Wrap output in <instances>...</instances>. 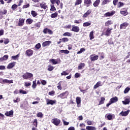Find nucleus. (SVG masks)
I'll use <instances>...</instances> for the list:
<instances>
[{
	"label": "nucleus",
	"instance_id": "f257e3e1",
	"mask_svg": "<svg viewBox=\"0 0 130 130\" xmlns=\"http://www.w3.org/2000/svg\"><path fill=\"white\" fill-rule=\"evenodd\" d=\"M22 78L24 80H28V79H31V78H33V74L26 72L23 75H22Z\"/></svg>",
	"mask_w": 130,
	"mask_h": 130
},
{
	"label": "nucleus",
	"instance_id": "f03ea898",
	"mask_svg": "<svg viewBox=\"0 0 130 130\" xmlns=\"http://www.w3.org/2000/svg\"><path fill=\"white\" fill-rule=\"evenodd\" d=\"M51 122L52 123H53V124L56 125V126H58V125H59V124H60V120H59V119L54 118L51 120Z\"/></svg>",
	"mask_w": 130,
	"mask_h": 130
},
{
	"label": "nucleus",
	"instance_id": "774afa93",
	"mask_svg": "<svg viewBox=\"0 0 130 130\" xmlns=\"http://www.w3.org/2000/svg\"><path fill=\"white\" fill-rule=\"evenodd\" d=\"M29 7H30V4H28L27 5H24L23 6L22 8L23 9H27V8H29Z\"/></svg>",
	"mask_w": 130,
	"mask_h": 130
},
{
	"label": "nucleus",
	"instance_id": "a878e982",
	"mask_svg": "<svg viewBox=\"0 0 130 130\" xmlns=\"http://www.w3.org/2000/svg\"><path fill=\"white\" fill-rule=\"evenodd\" d=\"M9 59V55H5L3 57L0 58V61H4V60H7Z\"/></svg>",
	"mask_w": 130,
	"mask_h": 130
},
{
	"label": "nucleus",
	"instance_id": "338daca9",
	"mask_svg": "<svg viewBox=\"0 0 130 130\" xmlns=\"http://www.w3.org/2000/svg\"><path fill=\"white\" fill-rule=\"evenodd\" d=\"M80 77H81V74L78 73H76L75 74V78H80Z\"/></svg>",
	"mask_w": 130,
	"mask_h": 130
},
{
	"label": "nucleus",
	"instance_id": "4be33fe9",
	"mask_svg": "<svg viewBox=\"0 0 130 130\" xmlns=\"http://www.w3.org/2000/svg\"><path fill=\"white\" fill-rule=\"evenodd\" d=\"M102 84H101V81H98L95 85L93 86V89L95 90L97 89V88H99V87H101Z\"/></svg>",
	"mask_w": 130,
	"mask_h": 130
},
{
	"label": "nucleus",
	"instance_id": "7ed1b4c3",
	"mask_svg": "<svg viewBox=\"0 0 130 130\" xmlns=\"http://www.w3.org/2000/svg\"><path fill=\"white\" fill-rule=\"evenodd\" d=\"M69 95V91H65L59 95H58L59 98H61V99H66V98H68V96Z\"/></svg>",
	"mask_w": 130,
	"mask_h": 130
},
{
	"label": "nucleus",
	"instance_id": "79ce46f5",
	"mask_svg": "<svg viewBox=\"0 0 130 130\" xmlns=\"http://www.w3.org/2000/svg\"><path fill=\"white\" fill-rule=\"evenodd\" d=\"M82 4V0H76L75 3V6H79V5H81Z\"/></svg>",
	"mask_w": 130,
	"mask_h": 130
},
{
	"label": "nucleus",
	"instance_id": "0e129e2a",
	"mask_svg": "<svg viewBox=\"0 0 130 130\" xmlns=\"http://www.w3.org/2000/svg\"><path fill=\"white\" fill-rule=\"evenodd\" d=\"M19 93H20V94H27V91L20 89L19 90Z\"/></svg>",
	"mask_w": 130,
	"mask_h": 130
},
{
	"label": "nucleus",
	"instance_id": "f8f14e48",
	"mask_svg": "<svg viewBox=\"0 0 130 130\" xmlns=\"http://www.w3.org/2000/svg\"><path fill=\"white\" fill-rule=\"evenodd\" d=\"M122 10L120 11V14L123 15V16H127L128 14L127 12V10H126L125 8L122 9Z\"/></svg>",
	"mask_w": 130,
	"mask_h": 130
},
{
	"label": "nucleus",
	"instance_id": "603ef678",
	"mask_svg": "<svg viewBox=\"0 0 130 130\" xmlns=\"http://www.w3.org/2000/svg\"><path fill=\"white\" fill-rule=\"evenodd\" d=\"M38 123L37 119H35L33 122V125L35 126V127H37Z\"/></svg>",
	"mask_w": 130,
	"mask_h": 130
},
{
	"label": "nucleus",
	"instance_id": "49530a36",
	"mask_svg": "<svg viewBox=\"0 0 130 130\" xmlns=\"http://www.w3.org/2000/svg\"><path fill=\"white\" fill-rule=\"evenodd\" d=\"M18 8V5L17 4H14L12 6L11 9L13 11H15L16 9Z\"/></svg>",
	"mask_w": 130,
	"mask_h": 130
},
{
	"label": "nucleus",
	"instance_id": "72a5a7b5",
	"mask_svg": "<svg viewBox=\"0 0 130 130\" xmlns=\"http://www.w3.org/2000/svg\"><path fill=\"white\" fill-rule=\"evenodd\" d=\"M0 12L2 13L3 16H6L8 14V10L6 9H4L3 10L0 11Z\"/></svg>",
	"mask_w": 130,
	"mask_h": 130
},
{
	"label": "nucleus",
	"instance_id": "6e6d98bb",
	"mask_svg": "<svg viewBox=\"0 0 130 130\" xmlns=\"http://www.w3.org/2000/svg\"><path fill=\"white\" fill-rule=\"evenodd\" d=\"M107 118L108 119V120H111V119H112V115L111 114H109L107 116Z\"/></svg>",
	"mask_w": 130,
	"mask_h": 130
},
{
	"label": "nucleus",
	"instance_id": "ddd939ff",
	"mask_svg": "<svg viewBox=\"0 0 130 130\" xmlns=\"http://www.w3.org/2000/svg\"><path fill=\"white\" fill-rule=\"evenodd\" d=\"M40 7L41 9H44V10H46L48 8V6L46 5V3L43 2L40 4Z\"/></svg>",
	"mask_w": 130,
	"mask_h": 130
},
{
	"label": "nucleus",
	"instance_id": "e2e57ef3",
	"mask_svg": "<svg viewBox=\"0 0 130 130\" xmlns=\"http://www.w3.org/2000/svg\"><path fill=\"white\" fill-rule=\"evenodd\" d=\"M41 83L43 85V86H45V85H46V84H47V82H46V81H45L44 80H41Z\"/></svg>",
	"mask_w": 130,
	"mask_h": 130
},
{
	"label": "nucleus",
	"instance_id": "3c124183",
	"mask_svg": "<svg viewBox=\"0 0 130 130\" xmlns=\"http://www.w3.org/2000/svg\"><path fill=\"white\" fill-rule=\"evenodd\" d=\"M37 117H40V118H42L43 117V114L41 112H39L37 114Z\"/></svg>",
	"mask_w": 130,
	"mask_h": 130
},
{
	"label": "nucleus",
	"instance_id": "473e14b6",
	"mask_svg": "<svg viewBox=\"0 0 130 130\" xmlns=\"http://www.w3.org/2000/svg\"><path fill=\"white\" fill-rule=\"evenodd\" d=\"M105 101V98L101 97V101L99 102V105H101L102 104H104V102Z\"/></svg>",
	"mask_w": 130,
	"mask_h": 130
},
{
	"label": "nucleus",
	"instance_id": "9d476101",
	"mask_svg": "<svg viewBox=\"0 0 130 130\" xmlns=\"http://www.w3.org/2000/svg\"><path fill=\"white\" fill-rule=\"evenodd\" d=\"M115 14V11H112L111 12H107L104 14L105 17H112Z\"/></svg>",
	"mask_w": 130,
	"mask_h": 130
},
{
	"label": "nucleus",
	"instance_id": "423d86ee",
	"mask_svg": "<svg viewBox=\"0 0 130 130\" xmlns=\"http://www.w3.org/2000/svg\"><path fill=\"white\" fill-rule=\"evenodd\" d=\"M47 105H53L56 103V101L55 100H50L47 99L46 100Z\"/></svg>",
	"mask_w": 130,
	"mask_h": 130
},
{
	"label": "nucleus",
	"instance_id": "6ab92c4d",
	"mask_svg": "<svg viewBox=\"0 0 130 130\" xmlns=\"http://www.w3.org/2000/svg\"><path fill=\"white\" fill-rule=\"evenodd\" d=\"M99 57V56L98 55H96L94 56H93V55H90V60L91 61H95V60H97L98 59V58Z\"/></svg>",
	"mask_w": 130,
	"mask_h": 130
},
{
	"label": "nucleus",
	"instance_id": "09e8293b",
	"mask_svg": "<svg viewBox=\"0 0 130 130\" xmlns=\"http://www.w3.org/2000/svg\"><path fill=\"white\" fill-rule=\"evenodd\" d=\"M85 48H82L80 49L79 51L77 52V54H81V53L83 52V51H85Z\"/></svg>",
	"mask_w": 130,
	"mask_h": 130
},
{
	"label": "nucleus",
	"instance_id": "6e6552de",
	"mask_svg": "<svg viewBox=\"0 0 130 130\" xmlns=\"http://www.w3.org/2000/svg\"><path fill=\"white\" fill-rule=\"evenodd\" d=\"M25 23V18H19V20L18 23V26L19 27H22Z\"/></svg>",
	"mask_w": 130,
	"mask_h": 130
},
{
	"label": "nucleus",
	"instance_id": "b1692460",
	"mask_svg": "<svg viewBox=\"0 0 130 130\" xmlns=\"http://www.w3.org/2000/svg\"><path fill=\"white\" fill-rule=\"evenodd\" d=\"M118 101V99L117 98V96L112 98L110 99V102L111 103H115V102H117Z\"/></svg>",
	"mask_w": 130,
	"mask_h": 130
},
{
	"label": "nucleus",
	"instance_id": "f3484780",
	"mask_svg": "<svg viewBox=\"0 0 130 130\" xmlns=\"http://www.w3.org/2000/svg\"><path fill=\"white\" fill-rule=\"evenodd\" d=\"M84 6H86L87 8L88 7H90V5L92 4V1L91 0H84Z\"/></svg>",
	"mask_w": 130,
	"mask_h": 130
},
{
	"label": "nucleus",
	"instance_id": "c85d7f7f",
	"mask_svg": "<svg viewBox=\"0 0 130 130\" xmlns=\"http://www.w3.org/2000/svg\"><path fill=\"white\" fill-rule=\"evenodd\" d=\"M86 129L87 130H96V128L95 126H87L86 127Z\"/></svg>",
	"mask_w": 130,
	"mask_h": 130
},
{
	"label": "nucleus",
	"instance_id": "393cba45",
	"mask_svg": "<svg viewBox=\"0 0 130 130\" xmlns=\"http://www.w3.org/2000/svg\"><path fill=\"white\" fill-rule=\"evenodd\" d=\"M26 24L27 25H31L33 22H34V20L33 19H31V18H28L26 20Z\"/></svg>",
	"mask_w": 130,
	"mask_h": 130
},
{
	"label": "nucleus",
	"instance_id": "680f3d73",
	"mask_svg": "<svg viewBox=\"0 0 130 130\" xmlns=\"http://www.w3.org/2000/svg\"><path fill=\"white\" fill-rule=\"evenodd\" d=\"M108 43L109 45L113 44V42L112 41V38H110L108 40Z\"/></svg>",
	"mask_w": 130,
	"mask_h": 130
},
{
	"label": "nucleus",
	"instance_id": "dca6fc26",
	"mask_svg": "<svg viewBox=\"0 0 130 130\" xmlns=\"http://www.w3.org/2000/svg\"><path fill=\"white\" fill-rule=\"evenodd\" d=\"M92 13V10L91 9H89L87 11V12L84 13L82 16L83 18H87L88 16H89L90 14Z\"/></svg>",
	"mask_w": 130,
	"mask_h": 130
},
{
	"label": "nucleus",
	"instance_id": "8fccbe9b",
	"mask_svg": "<svg viewBox=\"0 0 130 130\" xmlns=\"http://www.w3.org/2000/svg\"><path fill=\"white\" fill-rule=\"evenodd\" d=\"M63 36H68L71 37L72 36V34H71V32H66L63 34Z\"/></svg>",
	"mask_w": 130,
	"mask_h": 130
},
{
	"label": "nucleus",
	"instance_id": "c9c22d12",
	"mask_svg": "<svg viewBox=\"0 0 130 130\" xmlns=\"http://www.w3.org/2000/svg\"><path fill=\"white\" fill-rule=\"evenodd\" d=\"M99 4H100V0H96L93 5L94 7H98V6H99Z\"/></svg>",
	"mask_w": 130,
	"mask_h": 130
},
{
	"label": "nucleus",
	"instance_id": "f704fd0d",
	"mask_svg": "<svg viewBox=\"0 0 130 130\" xmlns=\"http://www.w3.org/2000/svg\"><path fill=\"white\" fill-rule=\"evenodd\" d=\"M51 8L50 9V11H51L52 12H53L54 11H56V8H55V7L54 6V4H51L50 5Z\"/></svg>",
	"mask_w": 130,
	"mask_h": 130
},
{
	"label": "nucleus",
	"instance_id": "c03bdc74",
	"mask_svg": "<svg viewBox=\"0 0 130 130\" xmlns=\"http://www.w3.org/2000/svg\"><path fill=\"white\" fill-rule=\"evenodd\" d=\"M59 40H61L62 42H68L69 41V38H63L62 39H60Z\"/></svg>",
	"mask_w": 130,
	"mask_h": 130
},
{
	"label": "nucleus",
	"instance_id": "58836bf2",
	"mask_svg": "<svg viewBox=\"0 0 130 130\" xmlns=\"http://www.w3.org/2000/svg\"><path fill=\"white\" fill-rule=\"evenodd\" d=\"M110 3V0H104L102 2V6H104L105 5H107V4H108Z\"/></svg>",
	"mask_w": 130,
	"mask_h": 130
},
{
	"label": "nucleus",
	"instance_id": "7c9ffc66",
	"mask_svg": "<svg viewBox=\"0 0 130 130\" xmlns=\"http://www.w3.org/2000/svg\"><path fill=\"white\" fill-rule=\"evenodd\" d=\"M58 16V13H57V12H56L51 14V18H57Z\"/></svg>",
	"mask_w": 130,
	"mask_h": 130
},
{
	"label": "nucleus",
	"instance_id": "5fc2aeb1",
	"mask_svg": "<svg viewBox=\"0 0 130 130\" xmlns=\"http://www.w3.org/2000/svg\"><path fill=\"white\" fill-rule=\"evenodd\" d=\"M41 47V44L40 43H38L35 45V48L37 49H40Z\"/></svg>",
	"mask_w": 130,
	"mask_h": 130
},
{
	"label": "nucleus",
	"instance_id": "2eb2a0df",
	"mask_svg": "<svg viewBox=\"0 0 130 130\" xmlns=\"http://www.w3.org/2000/svg\"><path fill=\"white\" fill-rule=\"evenodd\" d=\"M5 115H6V116H10L11 117V116H13V115H14V111L11 110L10 111H7L5 113Z\"/></svg>",
	"mask_w": 130,
	"mask_h": 130
},
{
	"label": "nucleus",
	"instance_id": "2f4dec72",
	"mask_svg": "<svg viewBox=\"0 0 130 130\" xmlns=\"http://www.w3.org/2000/svg\"><path fill=\"white\" fill-rule=\"evenodd\" d=\"M31 15L34 18H36L38 14L37 13V12H36V11L32 10L31 11Z\"/></svg>",
	"mask_w": 130,
	"mask_h": 130
},
{
	"label": "nucleus",
	"instance_id": "20e7f679",
	"mask_svg": "<svg viewBox=\"0 0 130 130\" xmlns=\"http://www.w3.org/2000/svg\"><path fill=\"white\" fill-rule=\"evenodd\" d=\"M112 30H113V29L108 28L105 32H102V35H105V36H110Z\"/></svg>",
	"mask_w": 130,
	"mask_h": 130
},
{
	"label": "nucleus",
	"instance_id": "1a4fd4ad",
	"mask_svg": "<svg viewBox=\"0 0 130 130\" xmlns=\"http://www.w3.org/2000/svg\"><path fill=\"white\" fill-rule=\"evenodd\" d=\"M15 66H16V62L13 61L11 63H10L7 67V69H8V70H11V69H13V68H14V67H15Z\"/></svg>",
	"mask_w": 130,
	"mask_h": 130
},
{
	"label": "nucleus",
	"instance_id": "69168bd1",
	"mask_svg": "<svg viewBox=\"0 0 130 130\" xmlns=\"http://www.w3.org/2000/svg\"><path fill=\"white\" fill-rule=\"evenodd\" d=\"M81 22H82V20L81 19H79V20H75L74 21V23L75 24H80L81 23Z\"/></svg>",
	"mask_w": 130,
	"mask_h": 130
},
{
	"label": "nucleus",
	"instance_id": "4c0bfd02",
	"mask_svg": "<svg viewBox=\"0 0 130 130\" xmlns=\"http://www.w3.org/2000/svg\"><path fill=\"white\" fill-rule=\"evenodd\" d=\"M85 67V63H80L78 66V70H82Z\"/></svg>",
	"mask_w": 130,
	"mask_h": 130
},
{
	"label": "nucleus",
	"instance_id": "0eeeda50",
	"mask_svg": "<svg viewBox=\"0 0 130 130\" xmlns=\"http://www.w3.org/2000/svg\"><path fill=\"white\" fill-rule=\"evenodd\" d=\"M34 53V51L32 49H29L25 51V55L26 56H32Z\"/></svg>",
	"mask_w": 130,
	"mask_h": 130
},
{
	"label": "nucleus",
	"instance_id": "e433bc0d",
	"mask_svg": "<svg viewBox=\"0 0 130 130\" xmlns=\"http://www.w3.org/2000/svg\"><path fill=\"white\" fill-rule=\"evenodd\" d=\"M20 56V55L18 54L17 55L15 56H12L11 58L12 59H13V60H16L17 59L19 58V57Z\"/></svg>",
	"mask_w": 130,
	"mask_h": 130
},
{
	"label": "nucleus",
	"instance_id": "a18cd8bd",
	"mask_svg": "<svg viewBox=\"0 0 130 130\" xmlns=\"http://www.w3.org/2000/svg\"><path fill=\"white\" fill-rule=\"evenodd\" d=\"M91 25V23L89 22H84L83 24V27H88V26H90Z\"/></svg>",
	"mask_w": 130,
	"mask_h": 130
},
{
	"label": "nucleus",
	"instance_id": "4d7b16f0",
	"mask_svg": "<svg viewBox=\"0 0 130 130\" xmlns=\"http://www.w3.org/2000/svg\"><path fill=\"white\" fill-rule=\"evenodd\" d=\"M123 6H124V4L121 2H120L118 3V8H121V7H123Z\"/></svg>",
	"mask_w": 130,
	"mask_h": 130
},
{
	"label": "nucleus",
	"instance_id": "5701e85b",
	"mask_svg": "<svg viewBox=\"0 0 130 130\" xmlns=\"http://www.w3.org/2000/svg\"><path fill=\"white\" fill-rule=\"evenodd\" d=\"M76 103L77 104V107H81V98H76Z\"/></svg>",
	"mask_w": 130,
	"mask_h": 130
},
{
	"label": "nucleus",
	"instance_id": "bb28decb",
	"mask_svg": "<svg viewBox=\"0 0 130 130\" xmlns=\"http://www.w3.org/2000/svg\"><path fill=\"white\" fill-rule=\"evenodd\" d=\"M123 104L124 105H127V104H129L130 102V99H125L124 101H123L122 102Z\"/></svg>",
	"mask_w": 130,
	"mask_h": 130
},
{
	"label": "nucleus",
	"instance_id": "412c9836",
	"mask_svg": "<svg viewBox=\"0 0 130 130\" xmlns=\"http://www.w3.org/2000/svg\"><path fill=\"white\" fill-rule=\"evenodd\" d=\"M50 3L52 4V5H54V4H56L57 6H59V4H60V0H50Z\"/></svg>",
	"mask_w": 130,
	"mask_h": 130
},
{
	"label": "nucleus",
	"instance_id": "c756f323",
	"mask_svg": "<svg viewBox=\"0 0 130 130\" xmlns=\"http://www.w3.org/2000/svg\"><path fill=\"white\" fill-rule=\"evenodd\" d=\"M113 24V22L112 20H108L105 23V26L107 27L109 25H112Z\"/></svg>",
	"mask_w": 130,
	"mask_h": 130
},
{
	"label": "nucleus",
	"instance_id": "37998d69",
	"mask_svg": "<svg viewBox=\"0 0 130 130\" xmlns=\"http://www.w3.org/2000/svg\"><path fill=\"white\" fill-rule=\"evenodd\" d=\"M37 87V84H36V80L32 82V89H36Z\"/></svg>",
	"mask_w": 130,
	"mask_h": 130
},
{
	"label": "nucleus",
	"instance_id": "cd10ccee",
	"mask_svg": "<svg viewBox=\"0 0 130 130\" xmlns=\"http://www.w3.org/2000/svg\"><path fill=\"white\" fill-rule=\"evenodd\" d=\"M89 38L90 40H92L95 38V37L94 36V31H91L89 34Z\"/></svg>",
	"mask_w": 130,
	"mask_h": 130
},
{
	"label": "nucleus",
	"instance_id": "de8ad7c7",
	"mask_svg": "<svg viewBox=\"0 0 130 130\" xmlns=\"http://www.w3.org/2000/svg\"><path fill=\"white\" fill-rule=\"evenodd\" d=\"M35 26L36 28H40L41 26V22H38L37 23H36L35 24Z\"/></svg>",
	"mask_w": 130,
	"mask_h": 130
},
{
	"label": "nucleus",
	"instance_id": "aec40b11",
	"mask_svg": "<svg viewBox=\"0 0 130 130\" xmlns=\"http://www.w3.org/2000/svg\"><path fill=\"white\" fill-rule=\"evenodd\" d=\"M129 113V110H127V111H122L120 113L119 115H121L122 116H127L128 114Z\"/></svg>",
	"mask_w": 130,
	"mask_h": 130
},
{
	"label": "nucleus",
	"instance_id": "052dcab7",
	"mask_svg": "<svg viewBox=\"0 0 130 130\" xmlns=\"http://www.w3.org/2000/svg\"><path fill=\"white\" fill-rule=\"evenodd\" d=\"M130 90V88L129 87H126L124 90V94H126V93H128L129 91Z\"/></svg>",
	"mask_w": 130,
	"mask_h": 130
},
{
	"label": "nucleus",
	"instance_id": "a19ab883",
	"mask_svg": "<svg viewBox=\"0 0 130 130\" xmlns=\"http://www.w3.org/2000/svg\"><path fill=\"white\" fill-rule=\"evenodd\" d=\"M48 68V71H49V72H51V71H53V70H54V67L52 66L51 64L49 65Z\"/></svg>",
	"mask_w": 130,
	"mask_h": 130
},
{
	"label": "nucleus",
	"instance_id": "ea45409f",
	"mask_svg": "<svg viewBox=\"0 0 130 130\" xmlns=\"http://www.w3.org/2000/svg\"><path fill=\"white\" fill-rule=\"evenodd\" d=\"M49 62H52L53 64H57L58 63L57 61L55 60L54 59H50Z\"/></svg>",
	"mask_w": 130,
	"mask_h": 130
},
{
	"label": "nucleus",
	"instance_id": "a211bd4d",
	"mask_svg": "<svg viewBox=\"0 0 130 130\" xmlns=\"http://www.w3.org/2000/svg\"><path fill=\"white\" fill-rule=\"evenodd\" d=\"M50 43H51V41H45L42 43V46H43V47H45L46 46H49V45H50Z\"/></svg>",
	"mask_w": 130,
	"mask_h": 130
},
{
	"label": "nucleus",
	"instance_id": "9b49d317",
	"mask_svg": "<svg viewBox=\"0 0 130 130\" xmlns=\"http://www.w3.org/2000/svg\"><path fill=\"white\" fill-rule=\"evenodd\" d=\"M71 31H73V32H76V33H78V32H79V31H80V27H79V26L73 25L72 29H71Z\"/></svg>",
	"mask_w": 130,
	"mask_h": 130
},
{
	"label": "nucleus",
	"instance_id": "bf43d9fd",
	"mask_svg": "<svg viewBox=\"0 0 130 130\" xmlns=\"http://www.w3.org/2000/svg\"><path fill=\"white\" fill-rule=\"evenodd\" d=\"M54 94H55V91H54V90L50 91L48 93V94L50 95V96H54Z\"/></svg>",
	"mask_w": 130,
	"mask_h": 130
},
{
	"label": "nucleus",
	"instance_id": "13d9d810",
	"mask_svg": "<svg viewBox=\"0 0 130 130\" xmlns=\"http://www.w3.org/2000/svg\"><path fill=\"white\" fill-rule=\"evenodd\" d=\"M58 85L57 86L58 90H62V87H61V84L60 83V82H59L58 83Z\"/></svg>",
	"mask_w": 130,
	"mask_h": 130
},
{
	"label": "nucleus",
	"instance_id": "864d4df0",
	"mask_svg": "<svg viewBox=\"0 0 130 130\" xmlns=\"http://www.w3.org/2000/svg\"><path fill=\"white\" fill-rule=\"evenodd\" d=\"M69 73L68 72H67V71H63L61 73V76H68V75H69Z\"/></svg>",
	"mask_w": 130,
	"mask_h": 130
},
{
	"label": "nucleus",
	"instance_id": "39448f33",
	"mask_svg": "<svg viewBox=\"0 0 130 130\" xmlns=\"http://www.w3.org/2000/svg\"><path fill=\"white\" fill-rule=\"evenodd\" d=\"M43 34H49L50 35H52L53 34V32L51 29H48V28L46 27L43 29Z\"/></svg>",
	"mask_w": 130,
	"mask_h": 130
},
{
	"label": "nucleus",
	"instance_id": "4468645a",
	"mask_svg": "<svg viewBox=\"0 0 130 130\" xmlns=\"http://www.w3.org/2000/svg\"><path fill=\"white\" fill-rule=\"evenodd\" d=\"M129 24L127 22H124L120 25V30L123 29V28H126L127 26H128Z\"/></svg>",
	"mask_w": 130,
	"mask_h": 130
}]
</instances>
